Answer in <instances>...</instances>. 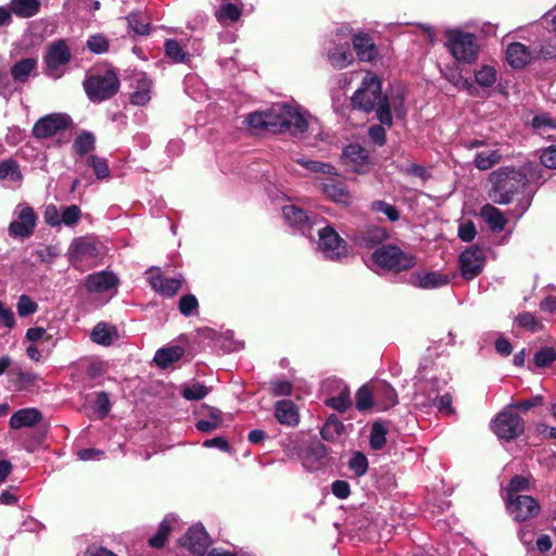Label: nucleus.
Returning <instances> with one entry per match:
<instances>
[{"mask_svg": "<svg viewBox=\"0 0 556 556\" xmlns=\"http://www.w3.org/2000/svg\"><path fill=\"white\" fill-rule=\"evenodd\" d=\"M296 163L302 165L304 168H306L309 172L313 173H321L328 176H336L338 175V172L334 166H332L329 163H324L319 161H313L307 160L304 157L296 159Z\"/></svg>", "mask_w": 556, "mask_h": 556, "instance_id": "nucleus-38", "label": "nucleus"}, {"mask_svg": "<svg viewBox=\"0 0 556 556\" xmlns=\"http://www.w3.org/2000/svg\"><path fill=\"white\" fill-rule=\"evenodd\" d=\"M208 389L199 382L192 383L184 388L182 395L186 400L198 401L206 396Z\"/></svg>", "mask_w": 556, "mask_h": 556, "instance_id": "nucleus-51", "label": "nucleus"}, {"mask_svg": "<svg viewBox=\"0 0 556 556\" xmlns=\"http://www.w3.org/2000/svg\"><path fill=\"white\" fill-rule=\"evenodd\" d=\"M85 285L87 290L91 293H104L116 287L117 278L112 273L100 271L89 275Z\"/></svg>", "mask_w": 556, "mask_h": 556, "instance_id": "nucleus-24", "label": "nucleus"}, {"mask_svg": "<svg viewBox=\"0 0 556 556\" xmlns=\"http://www.w3.org/2000/svg\"><path fill=\"white\" fill-rule=\"evenodd\" d=\"M37 60L26 58L16 62L11 68V76L16 83H26L31 75L36 74Z\"/></svg>", "mask_w": 556, "mask_h": 556, "instance_id": "nucleus-31", "label": "nucleus"}, {"mask_svg": "<svg viewBox=\"0 0 556 556\" xmlns=\"http://www.w3.org/2000/svg\"><path fill=\"white\" fill-rule=\"evenodd\" d=\"M242 10L238 5L229 2L223 3L215 13L216 18L220 23H235L240 18Z\"/></svg>", "mask_w": 556, "mask_h": 556, "instance_id": "nucleus-40", "label": "nucleus"}, {"mask_svg": "<svg viewBox=\"0 0 556 556\" xmlns=\"http://www.w3.org/2000/svg\"><path fill=\"white\" fill-rule=\"evenodd\" d=\"M384 96L381 92V81L372 73H367L363 78L362 86L352 98L355 108L365 112H371L382 104Z\"/></svg>", "mask_w": 556, "mask_h": 556, "instance_id": "nucleus-6", "label": "nucleus"}, {"mask_svg": "<svg viewBox=\"0 0 556 556\" xmlns=\"http://www.w3.org/2000/svg\"><path fill=\"white\" fill-rule=\"evenodd\" d=\"M493 184L492 199L500 204H507L510 202L511 194L517 189L516 182H522V176L519 172L513 168H501L490 175Z\"/></svg>", "mask_w": 556, "mask_h": 556, "instance_id": "nucleus-7", "label": "nucleus"}, {"mask_svg": "<svg viewBox=\"0 0 556 556\" xmlns=\"http://www.w3.org/2000/svg\"><path fill=\"white\" fill-rule=\"evenodd\" d=\"M16 309L20 317H27L37 312L38 305L34 300L30 299V296L22 294L18 298Z\"/></svg>", "mask_w": 556, "mask_h": 556, "instance_id": "nucleus-50", "label": "nucleus"}, {"mask_svg": "<svg viewBox=\"0 0 556 556\" xmlns=\"http://www.w3.org/2000/svg\"><path fill=\"white\" fill-rule=\"evenodd\" d=\"M532 126L544 135L548 129H556V119L547 114L538 115L533 118Z\"/></svg>", "mask_w": 556, "mask_h": 556, "instance_id": "nucleus-58", "label": "nucleus"}, {"mask_svg": "<svg viewBox=\"0 0 556 556\" xmlns=\"http://www.w3.org/2000/svg\"><path fill=\"white\" fill-rule=\"evenodd\" d=\"M147 279L151 288L163 296H173L182 283L181 278L164 277L161 269L155 267L147 270Z\"/></svg>", "mask_w": 556, "mask_h": 556, "instance_id": "nucleus-15", "label": "nucleus"}, {"mask_svg": "<svg viewBox=\"0 0 556 556\" xmlns=\"http://www.w3.org/2000/svg\"><path fill=\"white\" fill-rule=\"evenodd\" d=\"M324 387L330 393L326 400L328 406L340 413L345 412L351 406L350 390L342 380L329 379Z\"/></svg>", "mask_w": 556, "mask_h": 556, "instance_id": "nucleus-14", "label": "nucleus"}, {"mask_svg": "<svg viewBox=\"0 0 556 556\" xmlns=\"http://www.w3.org/2000/svg\"><path fill=\"white\" fill-rule=\"evenodd\" d=\"M516 323L532 332H536L542 328L540 321L531 313H522L516 317Z\"/></svg>", "mask_w": 556, "mask_h": 556, "instance_id": "nucleus-56", "label": "nucleus"}, {"mask_svg": "<svg viewBox=\"0 0 556 556\" xmlns=\"http://www.w3.org/2000/svg\"><path fill=\"white\" fill-rule=\"evenodd\" d=\"M314 225L318 236L316 250L325 258L339 261L348 255L346 242L333 227L328 225L324 219L314 222Z\"/></svg>", "mask_w": 556, "mask_h": 556, "instance_id": "nucleus-2", "label": "nucleus"}, {"mask_svg": "<svg viewBox=\"0 0 556 556\" xmlns=\"http://www.w3.org/2000/svg\"><path fill=\"white\" fill-rule=\"evenodd\" d=\"M529 480L521 476L514 477L507 488V495H520L519 492L528 489Z\"/></svg>", "mask_w": 556, "mask_h": 556, "instance_id": "nucleus-61", "label": "nucleus"}, {"mask_svg": "<svg viewBox=\"0 0 556 556\" xmlns=\"http://www.w3.org/2000/svg\"><path fill=\"white\" fill-rule=\"evenodd\" d=\"M166 55L176 63H182L188 60V54L184 51L180 43L174 39L165 42Z\"/></svg>", "mask_w": 556, "mask_h": 556, "instance_id": "nucleus-47", "label": "nucleus"}, {"mask_svg": "<svg viewBox=\"0 0 556 556\" xmlns=\"http://www.w3.org/2000/svg\"><path fill=\"white\" fill-rule=\"evenodd\" d=\"M87 97L92 102H102L112 98L119 88V80L113 71H105L88 77L84 81Z\"/></svg>", "mask_w": 556, "mask_h": 556, "instance_id": "nucleus-5", "label": "nucleus"}, {"mask_svg": "<svg viewBox=\"0 0 556 556\" xmlns=\"http://www.w3.org/2000/svg\"><path fill=\"white\" fill-rule=\"evenodd\" d=\"M353 48L362 62H370L378 55V48L374 39L365 33H357L352 38Z\"/></svg>", "mask_w": 556, "mask_h": 556, "instance_id": "nucleus-21", "label": "nucleus"}, {"mask_svg": "<svg viewBox=\"0 0 556 556\" xmlns=\"http://www.w3.org/2000/svg\"><path fill=\"white\" fill-rule=\"evenodd\" d=\"M275 417L285 426L295 427L300 421L299 409L290 400H281L275 404Z\"/></svg>", "mask_w": 556, "mask_h": 556, "instance_id": "nucleus-26", "label": "nucleus"}, {"mask_svg": "<svg viewBox=\"0 0 556 556\" xmlns=\"http://www.w3.org/2000/svg\"><path fill=\"white\" fill-rule=\"evenodd\" d=\"M71 61V52L64 40H58L49 46L46 63L48 70L53 72Z\"/></svg>", "mask_w": 556, "mask_h": 556, "instance_id": "nucleus-22", "label": "nucleus"}, {"mask_svg": "<svg viewBox=\"0 0 556 556\" xmlns=\"http://www.w3.org/2000/svg\"><path fill=\"white\" fill-rule=\"evenodd\" d=\"M506 505L509 515L518 521L533 518L540 511L538 502L528 495H507Z\"/></svg>", "mask_w": 556, "mask_h": 556, "instance_id": "nucleus-10", "label": "nucleus"}, {"mask_svg": "<svg viewBox=\"0 0 556 556\" xmlns=\"http://www.w3.org/2000/svg\"><path fill=\"white\" fill-rule=\"evenodd\" d=\"M506 60L510 66L521 68L532 60V52L522 43H510L506 49Z\"/></svg>", "mask_w": 556, "mask_h": 556, "instance_id": "nucleus-27", "label": "nucleus"}, {"mask_svg": "<svg viewBox=\"0 0 556 556\" xmlns=\"http://www.w3.org/2000/svg\"><path fill=\"white\" fill-rule=\"evenodd\" d=\"M484 261V254L481 249L477 247L466 249L458 258L462 276L467 280L473 279L482 271Z\"/></svg>", "mask_w": 556, "mask_h": 556, "instance_id": "nucleus-13", "label": "nucleus"}, {"mask_svg": "<svg viewBox=\"0 0 556 556\" xmlns=\"http://www.w3.org/2000/svg\"><path fill=\"white\" fill-rule=\"evenodd\" d=\"M274 113H276V130L289 131L293 136L308 131L320 141L329 139V135L320 129L318 122L299 105L277 103L274 105Z\"/></svg>", "mask_w": 556, "mask_h": 556, "instance_id": "nucleus-1", "label": "nucleus"}, {"mask_svg": "<svg viewBox=\"0 0 556 556\" xmlns=\"http://www.w3.org/2000/svg\"><path fill=\"white\" fill-rule=\"evenodd\" d=\"M94 147V137L90 132L80 134L74 141L73 148L79 155H84L91 151Z\"/></svg>", "mask_w": 556, "mask_h": 556, "instance_id": "nucleus-48", "label": "nucleus"}, {"mask_svg": "<svg viewBox=\"0 0 556 556\" xmlns=\"http://www.w3.org/2000/svg\"><path fill=\"white\" fill-rule=\"evenodd\" d=\"M342 162L350 170L357 174L369 173L372 168L368 152L359 144L345 147L342 152Z\"/></svg>", "mask_w": 556, "mask_h": 556, "instance_id": "nucleus-11", "label": "nucleus"}, {"mask_svg": "<svg viewBox=\"0 0 556 556\" xmlns=\"http://www.w3.org/2000/svg\"><path fill=\"white\" fill-rule=\"evenodd\" d=\"M42 419L41 413L37 408H23L15 412L10 418L12 429L33 427Z\"/></svg>", "mask_w": 556, "mask_h": 556, "instance_id": "nucleus-28", "label": "nucleus"}, {"mask_svg": "<svg viewBox=\"0 0 556 556\" xmlns=\"http://www.w3.org/2000/svg\"><path fill=\"white\" fill-rule=\"evenodd\" d=\"M88 163L93 168L98 179H104L110 176L109 165L104 159L91 156Z\"/></svg>", "mask_w": 556, "mask_h": 556, "instance_id": "nucleus-57", "label": "nucleus"}, {"mask_svg": "<svg viewBox=\"0 0 556 556\" xmlns=\"http://www.w3.org/2000/svg\"><path fill=\"white\" fill-rule=\"evenodd\" d=\"M446 47L458 62L471 63L478 56L479 46L472 34L458 28L445 31Z\"/></svg>", "mask_w": 556, "mask_h": 556, "instance_id": "nucleus-3", "label": "nucleus"}, {"mask_svg": "<svg viewBox=\"0 0 556 556\" xmlns=\"http://www.w3.org/2000/svg\"><path fill=\"white\" fill-rule=\"evenodd\" d=\"M556 359V352L552 348H543L534 354V364L538 367H547Z\"/></svg>", "mask_w": 556, "mask_h": 556, "instance_id": "nucleus-54", "label": "nucleus"}, {"mask_svg": "<svg viewBox=\"0 0 556 556\" xmlns=\"http://www.w3.org/2000/svg\"><path fill=\"white\" fill-rule=\"evenodd\" d=\"M344 431V425L336 417L330 416L321 429V435L325 440L332 441L340 437Z\"/></svg>", "mask_w": 556, "mask_h": 556, "instance_id": "nucleus-41", "label": "nucleus"}, {"mask_svg": "<svg viewBox=\"0 0 556 556\" xmlns=\"http://www.w3.org/2000/svg\"><path fill=\"white\" fill-rule=\"evenodd\" d=\"M0 178L12 182H21L23 176L17 163L13 160L2 162L0 164Z\"/></svg>", "mask_w": 556, "mask_h": 556, "instance_id": "nucleus-42", "label": "nucleus"}, {"mask_svg": "<svg viewBox=\"0 0 556 556\" xmlns=\"http://www.w3.org/2000/svg\"><path fill=\"white\" fill-rule=\"evenodd\" d=\"M325 457L324 446H317L309 451L303 457V465L308 470H316L321 465V459Z\"/></svg>", "mask_w": 556, "mask_h": 556, "instance_id": "nucleus-49", "label": "nucleus"}, {"mask_svg": "<svg viewBox=\"0 0 556 556\" xmlns=\"http://www.w3.org/2000/svg\"><path fill=\"white\" fill-rule=\"evenodd\" d=\"M40 0H11L10 10L21 18L35 16L40 10Z\"/></svg>", "mask_w": 556, "mask_h": 556, "instance_id": "nucleus-35", "label": "nucleus"}, {"mask_svg": "<svg viewBox=\"0 0 556 556\" xmlns=\"http://www.w3.org/2000/svg\"><path fill=\"white\" fill-rule=\"evenodd\" d=\"M502 154L498 150H488L476 154L475 165L478 169L486 170L501 161Z\"/></svg>", "mask_w": 556, "mask_h": 556, "instance_id": "nucleus-37", "label": "nucleus"}, {"mask_svg": "<svg viewBox=\"0 0 556 556\" xmlns=\"http://www.w3.org/2000/svg\"><path fill=\"white\" fill-rule=\"evenodd\" d=\"M376 404L375 384L363 386L356 393V408L361 412L367 410Z\"/></svg>", "mask_w": 556, "mask_h": 556, "instance_id": "nucleus-39", "label": "nucleus"}, {"mask_svg": "<svg viewBox=\"0 0 556 556\" xmlns=\"http://www.w3.org/2000/svg\"><path fill=\"white\" fill-rule=\"evenodd\" d=\"M321 190L328 199L338 204L350 205L353 202V195L343 182L333 179L324 181Z\"/></svg>", "mask_w": 556, "mask_h": 556, "instance_id": "nucleus-23", "label": "nucleus"}, {"mask_svg": "<svg viewBox=\"0 0 556 556\" xmlns=\"http://www.w3.org/2000/svg\"><path fill=\"white\" fill-rule=\"evenodd\" d=\"M71 124V118L66 114L53 113L41 117L34 125L33 134L36 138H49L61 130L66 129Z\"/></svg>", "mask_w": 556, "mask_h": 556, "instance_id": "nucleus-12", "label": "nucleus"}, {"mask_svg": "<svg viewBox=\"0 0 556 556\" xmlns=\"http://www.w3.org/2000/svg\"><path fill=\"white\" fill-rule=\"evenodd\" d=\"M374 262L381 268L394 271H402L413 268L416 265V256L403 252L400 248L387 244L377 248L372 252Z\"/></svg>", "mask_w": 556, "mask_h": 556, "instance_id": "nucleus-4", "label": "nucleus"}, {"mask_svg": "<svg viewBox=\"0 0 556 556\" xmlns=\"http://www.w3.org/2000/svg\"><path fill=\"white\" fill-rule=\"evenodd\" d=\"M175 521H176L175 518L166 517L161 522L156 534L151 536V539L149 541L150 545L155 547V548L162 547L165 544L167 535H168V533H169V531L172 529V523L175 522Z\"/></svg>", "mask_w": 556, "mask_h": 556, "instance_id": "nucleus-44", "label": "nucleus"}, {"mask_svg": "<svg viewBox=\"0 0 556 556\" xmlns=\"http://www.w3.org/2000/svg\"><path fill=\"white\" fill-rule=\"evenodd\" d=\"M15 218L9 225V233L14 238H28L36 227L37 216L27 204H18L14 208Z\"/></svg>", "mask_w": 556, "mask_h": 556, "instance_id": "nucleus-9", "label": "nucleus"}, {"mask_svg": "<svg viewBox=\"0 0 556 556\" xmlns=\"http://www.w3.org/2000/svg\"><path fill=\"white\" fill-rule=\"evenodd\" d=\"M404 99L405 97L402 89H397L389 97L383 98L382 104L377 109V118L382 125H392L391 109H393L399 116H404Z\"/></svg>", "mask_w": 556, "mask_h": 556, "instance_id": "nucleus-16", "label": "nucleus"}, {"mask_svg": "<svg viewBox=\"0 0 556 556\" xmlns=\"http://www.w3.org/2000/svg\"><path fill=\"white\" fill-rule=\"evenodd\" d=\"M274 105L265 112H254L247 116L245 121L253 128H271L276 130Z\"/></svg>", "mask_w": 556, "mask_h": 556, "instance_id": "nucleus-36", "label": "nucleus"}, {"mask_svg": "<svg viewBox=\"0 0 556 556\" xmlns=\"http://www.w3.org/2000/svg\"><path fill=\"white\" fill-rule=\"evenodd\" d=\"M151 87L152 81L144 74L138 75L131 102L136 105L147 104L151 100Z\"/></svg>", "mask_w": 556, "mask_h": 556, "instance_id": "nucleus-34", "label": "nucleus"}, {"mask_svg": "<svg viewBox=\"0 0 556 556\" xmlns=\"http://www.w3.org/2000/svg\"><path fill=\"white\" fill-rule=\"evenodd\" d=\"M448 282L450 277L440 271H416L409 277V283L420 289H435Z\"/></svg>", "mask_w": 556, "mask_h": 556, "instance_id": "nucleus-19", "label": "nucleus"}, {"mask_svg": "<svg viewBox=\"0 0 556 556\" xmlns=\"http://www.w3.org/2000/svg\"><path fill=\"white\" fill-rule=\"evenodd\" d=\"M90 338L94 343L108 346L117 339V331L112 325L99 323L93 327Z\"/></svg>", "mask_w": 556, "mask_h": 556, "instance_id": "nucleus-32", "label": "nucleus"}, {"mask_svg": "<svg viewBox=\"0 0 556 556\" xmlns=\"http://www.w3.org/2000/svg\"><path fill=\"white\" fill-rule=\"evenodd\" d=\"M475 78L481 87H491L496 81V71L493 66L482 65L476 71Z\"/></svg>", "mask_w": 556, "mask_h": 556, "instance_id": "nucleus-45", "label": "nucleus"}, {"mask_svg": "<svg viewBox=\"0 0 556 556\" xmlns=\"http://www.w3.org/2000/svg\"><path fill=\"white\" fill-rule=\"evenodd\" d=\"M15 326L13 312L0 300V328L12 329Z\"/></svg>", "mask_w": 556, "mask_h": 556, "instance_id": "nucleus-59", "label": "nucleus"}, {"mask_svg": "<svg viewBox=\"0 0 556 556\" xmlns=\"http://www.w3.org/2000/svg\"><path fill=\"white\" fill-rule=\"evenodd\" d=\"M387 430L386 427L380 422H375L370 431L369 443L371 448L381 450L387 442Z\"/></svg>", "mask_w": 556, "mask_h": 556, "instance_id": "nucleus-46", "label": "nucleus"}, {"mask_svg": "<svg viewBox=\"0 0 556 556\" xmlns=\"http://www.w3.org/2000/svg\"><path fill=\"white\" fill-rule=\"evenodd\" d=\"M184 354L185 350L179 345L162 348L156 351L154 362L159 367L166 368L179 361Z\"/></svg>", "mask_w": 556, "mask_h": 556, "instance_id": "nucleus-33", "label": "nucleus"}, {"mask_svg": "<svg viewBox=\"0 0 556 556\" xmlns=\"http://www.w3.org/2000/svg\"><path fill=\"white\" fill-rule=\"evenodd\" d=\"M43 218L49 226L58 227L61 225V211L55 205L50 204L45 210Z\"/></svg>", "mask_w": 556, "mask_h": 556, "instance_id": "nucleus-60", "label": "nucleus"}, {"mask_svg": "<svg viewBox=\"0 0 556 556\" xmlns=\"http://www.w3.org/2000/svg\"><path fill=\"white\" fill-rule=\"evenodd\" d=\"M180 544L193 554L203 555L210 546V538L202 526H193L180 539Z\"/></svg>", "mask_w": 556, "mask_h": 556, "instance_id": "nucleus-18", "label": "nucleus"}, {"mask_svg": "<svg viewBox=\"0 0 556 556\" xmlns=\"http://www.w3.org/2000/svg\"><path fill=\"white\" fill-rule=\"evenodd\" d=\"M541 163L547 167L555 169L556 168V146L548 147L541 154Z\"/></svg>", "mask_w": 556, "mask_h": 556, "instance_id": "nucleus-64", "label": "nucleus"}, {"mask_svg": "<svg viewBox=\"0 0 556 556\" xmlns=\"http://www.w3.org/2000/svg\"><path fill=\"white\" fill-rule=\"evenodd\" d=\"M494 433L504 440H513L523 432L525 425L521 417L511 408H505L493 420Z\"/></svg>", "mask_w": 556, "mask_h": 556, "instance_id": "nucleus-8", "label": "nucleus"}, {"mask_svg": "<svg viewBox=\"0 0 556 556\" xmlns=\"http://www.w3.org/2000/svg\"><path fill=\"white\" fill-rule=\"evenodd\" d=\"M175 521H176L175 518L166 517L161 522L156 534L151 536V539L149 541L150 545L155 547V548L162 547L165 544L167 535H168V533H169V531L172 529V523L175 522Z\"/></svg>", "mask_w": 556, "mask_h": 556, "instance_id": "nucleus-43", "label": "nucleus"}, {"mask_svg": "<svg viewBox=\"0 0 556 556\" xmlns=\"http://www.w3.org/2000/svg\"><path fill=\"white\" fill-rule=\"evenodd\" d=\"M198 307V300L194 295H185L179 301V311L185 316H189Z\"/></svg>", "mask_w": 556, "mask_h": 556, "instance_id": "nucleus-63", "label": "nucleus"}, {"mask_svg": "<svg viewBox=\"0 0 556 556\" xmlns=\"http://www.w3.org/2000/svg\"><path fill=\"white\" fill-rule=\"evenodd\" d=\"M81 212L77 205H70L61 208V224L73 226L80 219Z\"/></svg>", "mask_w": 556, "mask_h": 556, "instance_id": "nucleus-52", "label": "nucleus"}, {"mask_svg": "<svg viewBox=\"0 0 556 556\" xmlns=\"http://www.w3.org/2000/svg\"><path fill=\"white\" fill-rule=\"evenodd\" d=\"M375 399L379 409H388L397 403L395 390L384 381L375 383Z\"/></svg>", "mask_w": 556, "mask_h": 556, "instance_id": "nucleus-30", "label": "nucleus"}, {"mask_svg": "<svg viewBox=\"0 0 556 556\" xmlns=\"http://www.w3.org/2000/svg\"><path fill=\"white\" fill-rule=\"evenodd\" d=\"M71 257L74 261L94 260L99 252L96 242L90 238L75 239L70 249Z\"/></svg>", "mask_w": 556, "mask_h": 556, "instance_id": "nucleus-25", "label": "nucleus"}, {"mask_svg": "<svg viewBox=\"0 0 556 556\" xmlns=\"http://www.w3.org/2000/svg\"><path fill=\"white\" fill-rule=\"evenodd\" d=\"M371 208L375 212L382 213L391 222H395L400 217L399 211L395 208V206L384 201H375L371 204Z\"/></svg>", "mask_w": 556, "mask_h": 556, "instance_id": "nucleus-55", "label": "nucleus"}, {"mask_svg": "<svg viewBox=\"0 0 556 556\" xmlns=\"http://www.w3.org/2000/svg\"><path fill=\"white\" fill-rule=\"evenodd\" d=\"M480 216L494 232H501L507 224V218L504 214L491 204H485L481 207Z\"/></svg>", "mask_w": 556, "mask_h": 556, "instance_id": "nucleus-29", "label": "nucleus"}, {"mask_svg": "<svg viewBox=\"0 0 556 556\" xmlns=\"http://www.w3.org/2000/svg\"><path fill=\"white\" fill-rule=\"evenodd\" d=\"M349 466L351 470L355 472L357 476H363L366 473L368 469V462L366 456L361 452L353 453Z\"/></svg>", "mask_w": 556, "mask_h": 556, "instance_id": "nucleus-53", "label": "nucleus"}, {"mask_svg": "<svg viewBox=\"0 0 556 556\" xmlns=\"http://www.w3.org/2000/svg\"><path fill=\"white\" fill-rule=\"evenodd\" d=\"M327 59L334 68L342 70L354 62V55L348 41L333 42L328 49Z\"/></svg>", "mask_w": 556, "mask_h": 556, "instance_id": "nucleus-20", "label": "nucleus"}, {"mask_svg": "<svg viewBox=\"0 0 556 556\" xmlns=\"http://www.w3.org/2000/svg\"><path fill=\"white\" fill-rule=\"evenodd\" d=\"M108 40L101 36H91L87 41V47L94 53H102L108 50Z\"/></svg>", "mask_w": 556, "mask_h": 556, "instance_id": "nucleus-62", "label": "nucleus"}, {"mask_svg": "<svg viewBox=\"0 0 556 556\" xmlns=\"http://www.w3.org/2000/svg\"><path fill=\"white\" fill-rule=\"evenodd\" d=\"M282 216L290 227L299 229L306 236H311V230L315 227L314 222H318V219H313L303 208L294 204L285 205L282 207Z\"/></svg>", "mask_w": 556, "mask_h": 556, "instance_id": "nucleus-17", "label": "nucleus"}]
</instances>
